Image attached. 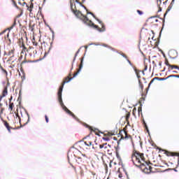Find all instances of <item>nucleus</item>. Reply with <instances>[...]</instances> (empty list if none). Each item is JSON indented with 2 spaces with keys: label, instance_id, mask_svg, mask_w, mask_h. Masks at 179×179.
<instances>
[{
  "label": "nucleus",
  "instance_id": "nucleus-5",
  "mask_svg": "<svg viewBox=\"0 0 179 179\" xmlns=\"http://www.w3.org/2000/svg\"><path fill=\"white\" fill-rule=\"evenodd\" d=\"M83 17H84V19H83L84 23H87V22H89L88 26H92L95 29H99V26L94 25V23L92 22V21L89 20V18H87V17L83 16Z\"/></svg>",
  "mask_w": 179,
  "mask_h": 179
},
{
  "label": "nucleus",
  "instance_id": "nucleus-14",
  "mask_svg": "<svg viewBox=\"0 0 179 179\" xmlns=\"http://www.w3.org/2000/svg\"><path fill=\"white\" fill-rule=\"evenodd\" d=\"M85 145H86V146H92V142L91 141H85L84 142Z\"/></svg>",
  "mask_w": 179,
  "mask_h": 179
},
{
  "label": "nucleus",
  "instance_id": "nucleus-34",
  "mask_svg": "<svg viewBox=\"0 0 179 179\" xmlns=\"http://www.w3.org/2000/svg\"><path fill=\"white\" fill-rule=\"evenodd\" d=\"M173 73H178V71H173Z\"/></svg>",
  "mask_w": 179,
  "mask_h": 179
},
{
  "label": "nucleus",
  "instance_id": "nucleus-56",
  "mask_svg": "<svg viewBox=\"0 0 179 179\" xmlns=\"http://www.w3.org/2000/svg\"><path fill=\"white\" fill-rule=\"evenodd\" d=\"M24 5H26V3H24Z\"/></svg>",
  "mask_w": 179,
  "mask_h": 179
},
{
  "label": "nucleus",
  "instance_id": "nucleus-53",
  "mask_svg": "<svg viewBox=\"0 0 179 179\" xmlns=\"http://www.w3.org/2000/svg\"><path fill=\"white\" fill-rule=\"evenodd\" d=\"M92 149H94V146H92Z\"/></svg>",
  "mask_w": 179,
  "mask_h": 179
},
{
  "label": "nucleus",
  "instance_id": "nucleus-31",
  "mask_svg": "<svg viewBox=\"0 0 179 179\" xmlns=\"http://www.w3.org/2000/svg\"><path fill=\"white\" fill-rule=\"evenodd\" d=\"M90 45H99V44H96V43H90Z\"/></svg>",
  "mask_w": 179,
  "mask_h": 179
},
{
  "label": "nucleus",
  "instance_id": "nucleus-37",
  "mask_svg": "<svg viewBox=\"0 0 179 179\" xmlns=\"http://www.w3.org/2000/svg\"><path fill=\"white\" fill-rule=\"evenodd\" d=\"M158 12H162V8H159Z\"/></svg>",
  "mask_w": 179,
  "mask_h": 179
},
{
  "label": "nucleus",
  "instance_id": "nucleus-6",
  "mask_svg": "<svg viewBox=\"0 0 179 179\" xmlns=\"http://www.w3.org/2000/svg\"><path fill=\"white\" fill-rule=\"evenodd\" d=\"M7 94H8V87H5L4 90L3 91L2 96H0V101H1V100H2V98L5 97Z\"/></svg>",
  "mask_w": 179,
  "mask_h": 179
},
{
  "label": "nucleus",
  "instance_id": "nucleus-38",
  "mask_svg": "<svg viewBox=\"0 0 179 179\" xmlns=\"http://www.w3.org/2000/svg\"><path fill=\"white\" fill-rule=\"evenodd\" d=\"M103 47H108V45H107L106 44H103Z\"/></svg>",
  "mask_w": 179,
  "mask_h": 179
},
{
  "label": "nucleus",
  "instance_id": "nucleus-33",
  "mask_svg": "<svg viewBox=\"0 0 179 179\" xmlns=\"http://www.w3.org/2000/svg\"><path fill=\"white\" fill-rule=\"evenodd\" d=\"M167 64H169V61L166 59L165 64L167 65Z\"/></svg>",
  "mask_w": 179,
  "mask_h": 179
},
{
  "label": "nucleus",
  "instance_id": "nucleus-20",
  "mask_svg": "<svg viewBox=\"0 0 179 179\" xmlns=\"http://www.w3.org/2000/svg\"><path fill=\"white\" fill-rule=\"evenodd\" d=\"M153 82H155V79L151 80V81L150 82V83L148 85V87H150V85H152V83H153Z\"/></svg>",
  "mask_w": 179,
  "mask_h": 179
},
{
  "label": "nucleus",
  "instance_id": "nucleus-41",
  "mask_svg": "<svg viewBox=\"0 0 179 179\" xmlns=\"http://www.w3.org/2000/svg\"><path fill=\"white\" fill-rule=\"evenodd\" d=\"M159 2L160 3H162V0H159Z\"/></svg>",
  "mask_w": 179,
  "mask_h": 179
},
{
  "label": "nucleus",
  "instance_id": "nucleus-8",
  "mask_svg": "<svg viewBox=\"0 0 179 179\" xmlns=\"http://www.w3.org/2000/svg\"><path fill=\"white\" fill-rule=\"evenodd\" d=\"M14 52L15 51L13 50H10L9 52H8V55L10 57V59H12V58H13L14 57Z\"/></svg>",
  "mask_w": 179,
  "mask_h": 179
},
{
  "label": "nucleus",
  "instance_id": "nucleus-32",
  "mask_svg": "<svg viewBox=\"0 0 179 179\" xmlns=\"http://www.w3.org/2000/svg\"><path fill=\"white\" fill-rule=\"evenodd\" d=\"M121 55L123 57V58H126V59H127V56L125 55L122 54Z\"/></svg>",
  "mask_w": 179,
  "mask_h": 179
},
{
  "label": "nucleus",
  "instance_id": "nucleus-24",
  "mask_svg": "<svg viewBox=\"0 0 179 179\" xmlns=\"http://www.w3.org/2000/svg\"><path fill=\"white\" fill-rule=\"evenodd\" d=\"M137 12L140 15H143V12H142L141 10H138Z\"/></svg>",
  "mask_w": 179,
  "mask_h": 179
},
{
  "label": "nucleus",
  "instance_id": "nucleus-43",
  "mask_svg": "<svg viewBox=\"0 0 179 179\" xmlns=\"http://www.w3.org/2000/svg\"><path fill=\"white\" fill-rule=\"evenodd\" d=\"M83 156L84 157H86V155H83Z\"/></svg>",
  "mask_w": 179,
  "mask_h": 179
},
{
  "label": "nucleus",
  "instance_id": "nucleus-54",
  "mask_svg": "<svg viewBox=\"0 0 179 179\" xmlns=\"http://www.w3.org/2000/svg\"><path fill=\"white\" fill-rule=\"evenodd\" d=\"M139 83H141V80H138Z\"/></svg>",
  "mask_w": 179,
  "mask_h": 179
},
{
  "label": "nucleus",
  "instance_id": "nucleus-40",
  "mask_svg": "<svg viewBox=\"0 0 179 179\" xmlns=\"http://www.w3.org/2000/svg\"><path fill=\"white\" fill-rule=\"evenodd\" d=\"M148 70V67L147 66H145V71H147Z\"/></svg>",
  "mask_w": 179,
  "mask_h": 179
},
{
  "label": "nucleus",
  "instance_id": "nucleus-12",
  "mask_svg": "<svg viewBox=\"0 0 179 179\" xmlns=\"http://www.w3.org/2000/svg\"><path fill=\"white\" fill-rule=\"evenodd\" d=\"M134 72H136V75L138 79H139L141 78V75H139V73H138V69L134 68Z\"/></svg>",
  "mask_w": 179,
  "mask_h": 179
},
{
  "label": "nucleus",
  "instance_id": "nucleus-51",
  "mask_svg": "<svg viewBox=\"0 0 179 179\" xmlns=\"http://www.w3.org/2000/svg\"><path fill=\"white\" fill-rule=\"evenodd\" d=\"M27 116H28V118L29 117V113H27Z\"/></svg>",
  "mask_w": 179,
  "mask_h": 179
},
{
  "label": "nucleus",
  "instance_id": "nucleus-16",
  "mask_svg": "<svg viewBox=\"0 0 179 179\" xmlns=\"http://www.w3.org/2000/svg\"><path fill=\"white\" fill-rule=\"evenodd\" d=\"M98 30H99V31H105L106 27H104V25H102V29L99 28Z\"/></svg>",
  "mask_w": 179,
  "mask_h": 179
},
{
  "label": "nucleus",
  "instance_id": "nucleus-11",
  "mask_svg": "<svg viewBox=\"0 0 179 179\" xmlns=\"http://www.w3.org/2000/svg\"><path fill=\"white\" fill-rule=\"evenodd\" d=\"M16 26V20L14 21L13 25L8 29V30H9V31H10V30H12V29H13V27H15Z\"/></svg>",
  "mask_w": 179,
  "mask_h": 179
},
{
  "label": "nucleus",
  "instance_id": "nucleus-58",
  "mask_svg": "<svg viewBox=\"0 0 179 179\" xmlns=\"http://www.w3.org/2000/svg\"><path fill=\"white\" fill-rule=\"evenodd\" d=\"M0 106H2V104H1V103H0Z\"/></svg>",
  "mask_w": 179,
  "mask_h": 179
},
{
  "label": "nucleus",
  "instance_id": "nucleus-55",
  "mask_svg": "<svg viewBox=\"0 0 179 179\" xmlns=\"http://www.w3.org/2000/svg\"><path fill=\"white\" fill-rule=\"evenodd\" d=\"M166 2H167V1L164 2V3H166Z\"/></svg>",
  "mask_w": 179,
  "mask_h": 179
},
{
  "label": "nucleus",
  "instance_id": "nucleus-25",
  "mask_svg": "<svg viewBox=\"0 0 179 179\" xmlns=\"http://www.w3.org/2000/svg\"><path fill=\"white\" fill-rule=\"evenodd\" d=\"M46 122H48V116L45 115Z\"/></svg>",
  "mask_w": 179,
  "mask_h": 179
},
{
  "label": "nucleus",
  "instance_id": "nucleus-42",
  "mask_svg": "<svg viewBox=\"0 0 179 179\" xmlns=\"http://www.w3.org/2000/svg\"><path fill=\"white\" fill-rule=\"evenodd\" d=\"M126 118H127V120H128V118H129V116H127V117H126Z\"/></svg>",
  "mask_w": 179,
  "mask_h": 179
},
{
  "label": "nucleus",
  "instance_id": "nucleus-30",
  "mask_svg": "<svg viewBox=\"0 0 179 179\" xmlns=\"http://www.w3.org/2000/svg\"><path fill=\"white\" fill-rule=\"evenodd\" d=\"M91 131H94V132H96V131H99V129H95L94 130H93V129L90 128Z\"/></svg>",
  "mask_w": 179,
  "mask_h": 179
},
{
  "label": "nucleus",
  "instance_id": "nucleus-1",
  "mask_svg": "<svg viewBox=\"0 0 179 179\" xmlns=\"http://www.w3.org/2000/svg\"><path fill=\"white\" fill-rule=\"evenodd\" d=\"M82 68H83V57L81 59L79 69L78 70V71L73 74V78H69V77L66 78V80L68 79H69V80L63 82L62 85L59 87V91L57 92L59 103H60V106L62 107V108H63V110H64V111H66L67 113L69 114L70 115H71L73 117V118H75V120H78V117H76V116H75L74 114L72 113L71 112V110H69V109H68V108H66V106H65V105L64 104V102L62 101V90H64V85H65V83H69V82H71V80H72V79H73V78H76V76H78V75H79V73L80 72V71H82Z\"/></svg>",
  "mask_w": 179,
  "mask_h": 179
},
{
  "label": "nucleus",
  "instance_id": "nucleus-22",
  "mask_svg": "<svg viewBox=\"0 0 179 179\" xmlns=\"http://www.w3.org/2000/svg\"><path fill=\"white\" fill-rule=\"evenodd\" d=\"M165 154H166V156H171V153L169 152L168 151H165Z\"/></svg>",
  "mask_w": 179,
  "mask_h": 179
},
{
  "label": "nucleus",
  "instance_id": "nucleus-9",
  "mask_svg": "<svg viewBox=\"0 0 179 179\" xmlns=\"http://www.w3.org/2000/svg\"><path fill=\"white\" fill-rule=\"evenodd\" d=\"M173 8V5L170 4L166 10V13L164 14V16H166V15H167V13H169V12L170 10H171V9Z\"/></svg>",
  "mask_w": 179,
  "mask_h": 179
},
{
  "label": "nucleus",
  "instance_id": "nucleus-17",
  "mask_svg": "<svg viewBox=\"0 0 179 179\" xmlns=\"http://www.w3.org/2000/svg\"><path fill=\"white\" fill-rule=\"evenodd\" d=\"M106 145H107V144L100 145H99V148H100V149H103V148H104V149H106L107 147L106 146Z\"/></svg>",
  "mask_w": 179,
  "mask_h": 179
},
{
  "label": "nucleus",
  "instance_id": "nucleus-15",
  "mask_svg": "<svg viewBox=\"0 0 179 179\" xmlns=\"http://www.w3.org/2000/svg\"><path fill=\"white\" fill-rule=\"evenodd\" d=\"M80 52V49H79V50L76 52V55H75V57H74V59H73V62H75V59H76V57H78V55L79 54Z\"/></svg>",
  "mask_w": 179,
  "mask_h": 179
},
{
  "label": "nucleus",
  "instance_id": "nucleus-39",
  "mask_svg": "<svg viewBox=\"0 0 179 179\" xmlns=\"http://www.w3.org/2000/svg\"><path fill=\"white\" fill-rule=\"evenodd\" d=\"M159 66H162V62H159Z\"/></svg>",
  "mask_w": 179,
  "mask_h": 179
},
{
  "label": "nucleus",
  "instance_id": "nucleus-18",
  "mask_svg": "<svg viewBox=\"0 0 179 179\" xmlns=\"http://www.w3.org/2000/svg\"><path fill=\"white\" fill-rule=\"evenodd\" d=\"M9 108L10 110L12 111V110H13V103H10L9 104Z\"/></svg>",
  "mask_w": 179,
  "mask_h": 179
},
{
  "label": "nucleus",
  "instance_id": "nucleus-2",
  "mask_svg": "<svg viewBox=\"0 0 179 179\" xmlns=\"http://www.w3.org/2000/svg\"><path fill=\"white\" fill-rule=\"evenodd\" d=\"M137 155H134L132 156V159H136V160L138 162V163H140L141 164V167H142V166H145V164H143L142 162H145L143 160V155H139V154H136Z\"/></svg>",
  "mask_w": 179,
  "mask_h": 179
},
{
  "label": "nucleus",
  "instance_id": "nucleus-46",
  "mask_svg": "<svg viewBox=\"0 0 179 179\" xmlns=\"http://www.w3.org/2000/svg\"><path fill=\"white\" fill-rule=\"evenodd\" d=\"M178 164H179V159H178Z\"/></svg>",
  "mask_w": 179,
  "mask_h": 179
},
{
  "label": "nucleus",
  "instance_id": "nucleus-4",
  "mask_svg": "<svg viewBox=\"0 0 179 179\" xmlns=\"http://www.w3.org/2000/svg\"><path fill=\"white\" fill-rule=\"evenodd\" d=\"M120 135H122L120 141H121V139H128V138H129L131 139V141H132V138L131 137V136L128 135V133H127L126 131L122 130L120 131Z\"/></svg>",
  "mask_w": 179,
  "mask_h": 179
},
{
  "label": "nucleus",
  "instance_id": "nucleus-23",
  "mask_svg": "<svg viewBox=\"0 0 179 179\" xmlns=\"http://www.w3.org/2000/svg\"><path fill=\"white\" fill-rule=\"evenodd\" d=\"M167 78H159V80H166Z\"/></svg>",
  "mask_w": 179,
  "mask_h": 179
},
{
  "label": "nucleus",
  "instance_id": "nucleus-45",
  "mask_svg": "<svg viewBox=\"0 0 179 179\" xmlns=\"http://www.w3.org/2000/svg\"><path fill=\"white\" fill-rule=\"evenodd\" d=\"M176 78H179V76H178V75H176Z\"/></svg>",
  "mask_w": 179,
  "mask_h": 179
},
{
  "label": "nucleus",
  "instance_id": "nucleus-49",
  "mask_svg": "<svg viewBox=\"0 0 179 179\" xmlns=\"http://www.w3.org/2000/svg\"><path fill=\"white\" fill-rule=\"evenodd\" d=\"M7 37H9V34H7Z\"/></svg>",
  "mask_w": 179,
  "mask_h": 179
},
{
  "label": "nucleus",
  "instance_id": "nucleus-28",
  "mask_svg": "<svg viewBox=\"0 0 179 179\" xmlns=\"http://www.w3.org/2000/svg\"><path fill=\"white\" fill-rule=\"evenodd\" d=\"M152 79H154V80H159V77H155V78H154Z\"/></svg>",
  "mask_w": 179,
  "mask_h": 179
},
{
  "label": "nucleus",
  "instance_id": "nucleus-10",
  "mask_svg": "<svg viewBox=\"0 0 179 179\" xmlns=\"http://www.w3.org/2000/svg\"><path fill=\"white\" fill-rule=\"evenodd\" d=\"M87 13L89 15H92L93 16V17H94V19H96V20H97V22H99V23L101 24V22L100 21V20L96 18V16L94 15V14H93L92 13H90V12H87Z\"/></svg>",
  "mask_w": 179,
  "mask_h": 179
},
{
  "label": "nucleus",
  "instance_id": "nucleus-35",
  "mask_svg": "<svg viewBox=\"0 0 179 179\" xmlns=\"http://www.w3.org/2000/svg\"><path fill=\"white\" fill-rule=\"evenodd\" d=\"M16 117H18V118H20V117L19 116V113H16Z\"/></svg>",
  "mask_w": 179,
  "mask_h": 179
},
{
  "label": "nucleus",
  "instance_id": "nucleus-50",
  "mask_svg": "<svg viewBox=\"0 0 179 179\" xmlns=\"http://www.w3.org/2000/svg\"><path fill=\"white\" fill-rule=\"evenodd\" d=\"M141 88L143 89V85H141Z\"/></svg>",
  "mask_w": 179,
  "mask_h": 179
},
{
  "label": "nucleus",
  "instance_id": "nucleus-13",
  "mask_svg": "<svg viewBox=\"0 0 179 179\" xmlns=\"http://www.w3.org/2000/svg\"><path fill=\"white\" fill-rule=\"evenodd\" d=\"M4 125L7 128L8 132H10V127H9V124H8V122H6Z\"/></svg>",
  "mask_w": 179,
  "mask_h": 179
},
{
  "label": "nucleus",
  "instance_id": "nucleus-19",
  "mask_svg": "<svg viewBox=\"0 0 179 179\" xmlns=\"http://www.w3.org/2000/svg\"><path fill=\"white\" fill-rule=\"evenodd\" d=\"M169 78H177V75H170L166 77V79H169Z\"/></svg>",
  "mask_w": 179,
  "mask_h": 179
},
{
  "label": "nucleus",
  "instance_id": "nucleus-48",
  "mask_svg": "<svg viewBox=\"0 0 179 179\" xmlns=\"http://www.w3.org/2000/svg\"><path fill=\"white\" fill-rule=\"evenodd\" d=\"M30 8H33V5L30 6Z\"/></svg>",
  "mask_w": 179,
  "mask_h": 179
},
{
  "label": "nucleus",
  "instance_id": "nucleus-21",
  "mask_svg": "<svg viewBox=\"0 0 179 179\" xmlns=\"http://www.w3.org/2000/svg\"><path fill=\"white\" fill-rule=\"evenodd\" d=\"M103 141H110V138H108V137H103Z\"/></svg>",
  "mask_w": 179,
  "mask_h": 179
},
{
  "label": "nucleus",
  "instance_id": "nucleus-44",
  "mask_svg": "<svg viewBox=\"0 0 179 179\" xmlns=\"http://www.w3.org/2000/svg\"><path fill=\"white\" fill-rule=\"evenodd\" d=\"M85 49L87 50V46H85Z\"/></svg>",
  "mask_w": 179,
  "mask_h": 179
},
{
  "label": "nucleus",
  "instance_id": "nucleus-7",
  "mask_svg": "<svg viewBox=\"0 0 179 179\" xmlns=\"http://www.w3.org/2000/svg\"><path fill=\"white\" fill-rule=\"evenodd\" d=\"M166 66H169V68H171V69H178L179 70L178 66L171 65L170 64H166Z\"/></svg>",
  "mask_w": 179,
  "mask_h": 179
},
{
  "label": "nucleus",
  "instance_id": "nucleus-57",
  "mask_svg": "<svg viewBox=\"0 0 179 179\" xmlns=\"http://www.w3.org/2000/svg\"><path fill=\"white\" fill-rule=\"evenodd\" d=\"M24 5H26V3H24Z\"/></svg>",
  "mask_w": 179,
  "mask_h": 179
},
{
  "label": "nucleus",
  "instance_id": "nucleus-47",
  "mask_svg": "<svg viewBox=\"0 0 179 179\" xmlns=\"http://www.w3.org/2000/svg\"><path fill=\"white\" fill-rule=\"evenodd\" d=\"M173 170H174L175 171H177V169H173Z\"/></svg>",
  "mask_w": 179,
  "mask_h": 179
},
{
  "label": "nucleus",
  "instance_id": "nucleus-29",
  "mask_svg": "<svg viewBox=\"0 0 179 179\" xmlns=\"http://www.w3.org/2000/svg\"><path fill=\"white\" fill-rule=\"evenodd\" d=\"M127 62L129 64V65L132 66V63H131V61H129V59H127Z\"/></svg>",
  "mask_w": 179,
  "mask_h": 179
},
{
  "label": "nucleus",
  "instance_id": "nucleus-26",
  "mask_svg": "<svg viewBox=\"0 0 179 179\" xmlns=\"http://www.w3.org/2000/svg\"><path fill=\"white\" fill-rule=\"evenodd\" d=\"M175 1H176V0H172L171 2V5H172L173 6Z\"/></svg>",
  "mask_w": 179,
  "mask_h": 179
},
{
  "label": "nucleus",
  "instance_id": "nucleus-36",
  "mask_svg": "<svg viewBox=\"0 0 179 179\" xmlns=\"http://www.w3.org/2000/svg\"><path fill=\"white\" fill-rule=\"evenodd\" d=\"M34 45H35L36 47H37L38 43H34Z\"/></svg>",
  "mask_w": 179,
  "mask_h": 179
},
{
  "label": "nucleus",
  "instance_id": "nucleus-59",
  "mask_svg": "<svg viewBox=\"0 0 179 179\" xmlns=\"http://www.w3.org/2000/svg\"><path fill=\"white\" fill-rule=\"evenodd\" d=\"M156 22H157V20H156Z\"/></svg>",
  "mask_w": 179,
  "mask_h": 179
},
{
  "label": "nucleus",
  "instance_id": "nucleus-3",
  "mask_svg": "<svg viewBox=\"0 0 179 179\" xmlns=\"http://www.w3.org/2000/svg\"><path fill=\"white\" fill-rule=\"evenodd\" d=\"M75 1L77 3H79L80 5H82V3L79 2V0H70L71 10H73V13H75V15H82V13H80L78 10H73V3H72V2H75ZM82 6L83 8H85V9H86V7H85V6L82 5Z\"/></svg>",
  "mask_w": 179,
  "mask_h": 179
},
{
  "label": "nucleus",
  "instance_id": "nucleus-52",
  "mask_svg": "<svg viewBox=\"0 0 179 179\" xmlns=\"http://www.w3.org/2000/svg\"><path fill=\"white\" fill-rule=\"evenodd\" d=\"M52 33L54 34V31H52Z\"/></svg>",
  "mask_w": 179,
  "mask_h": 179
},
{
  "label": "nucleus",
  "instance_id": "nucleus-27",
  "mask_svg": "<svg viewBox=\"0 0 179 179\" xmlns=\"http://www.w3.org/2000/svg\"><path fill=\"white\" fill-rule=\"evenodd\" d=\"M141 113H142V108H138V114H141Z\"/></svg>",
  "mask_w": 179,
  "mask_h": 179
}]
</instances>
